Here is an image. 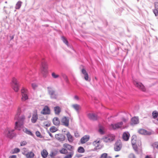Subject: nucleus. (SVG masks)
<instances>
[{"mask_svg":"<svg viewBox=\"0 0 158 158\" xmlns=\"http://www.w3.org/2000/svg\"><path fill=\"white\" fill-rule=\"evenodd\" d=\"M90 137L88 135H85L81 139L80 141L82 144H83L87 142L89 139Z\"/></svg>","mask_w":158,"mask_h":158,"instance_id":"dca6fc26","label":"nucleus"},{"mask_svg":"<svg viewBox=\"0 0 158 158\" xmlns=\"http://www.w3.org/2000/svg\"><path fill=\"white\" fill-rule=\"evenodd\" d=\"M11 85L12 88L14 91L16 92H18L19 89V83L16 78H12Z\"/></svg>","mask_w":158,"mask_h":158,"instance_id":"20e7f679","label":"nucleus"},{"mask_svg":"<svg viewBox=\"0 0 158 158\" xmlns=\"http://www.w3.org/2000/svg\"><path fill=\"white\" fill-rule=\"evenodd\" d=\"M55 137L56 139L59 141H64L65 139V136L63 134L60 133L56 134Z\"/></svg>","mask_w":158,"mask_h":158,"instance_id":"f8f14e48","label":"nucleus"},{"mask_svg":"<svg viewBox=\"0 0 158 158\" xmlns=\"http://www.w3.org/2000/svg\"><path fill=\"white\" fill-rule=\"evenodd\" d=\"M99 132L101 134H103L104 133V129L103 128H100L98 130Z\"/></svg>","mask_w":158,"mask_h":158,"instance_id":"a19ab883","label":"nucleus"},{"mask_svg":"<svg viewBox=\"0 0 158 158\" xmlns=\"http://www.w3.org/2000/svg\"><path fill=\"white\" fill-rule=\"evenodd\" d=\"M38 119L37 110H35L33 114L32 117L31 119V121L33 123H35Z\"/></svg>","mask_w":158,"mask_h":158,"instance_id":"4468645a","label":"nucleus"},{"mask_svg":"<svg viewBox=\"0 0 158 158\" xmlns=\"http://www.w3.org/2000/svg\"><path fill=\"white\" fill-rule=\"evenodd\" d=\"M52 76L53 77L55 78H57L59 77V75H58L56 74L54 72L52 73Z\"/></svg>","mask_w":158,"mask_h":158,"instance_id":"58836bf2","label":"nucleus"},{"mask_svg":"<svg viewBox=\"0 0 158 158\" xmlns=\"http://www.w3.org/2000/svg\"><path fill=\"white\" fill-rule=\"evenodd\" d=\"M9 158H16V155H12L10 156Z\"/></svg>","mask_w":158,"mask_h":158,"instance_id":"3c124183","label":"nucleus"},{"mask_svg":"<svg viewBox=\"0 0 158 158\" xmlns=\"http://www.w3.org/2000/svg\"><path fill=\"white\" fill-rule=\"evenodd\" d=\"M74 98L76 100H78L79 99V97L77 96H74Z\"/></svg>","mask_w":158,"mask_h":158,"instance_id":"603ef678","label":"nucleus"},{"mask_svg":"<svg viewBox=\"0 0 158 158\" xmlns=\"http://www.w3.org/2000/svg\"><path fill=\"white\" fill-rule=\"evenodd\" d=\"M75 136L76 137H78L79 136L78 134V133H75Z\"/></svg>","mask_w":158,"mask_h":158,"instance_id":"4d7b16f0","label":"nucleus"},{"mask_svg":"<svg viewBox=\"0 0 158 158\" xmlns=\"http://www.w3.org/2000/svg\"><path fill=\"white\" fill-rule=\"evenodd\" d=\"M72 107L78 112L81 109V106L77 104H74L72 105Z\"/></svg>","mask_w":158,"mask_h":158,"instance_id":"393cba45","label":"nucleus"},{"mask_svg":"<svg viewBox=\"0 0 158 158\" xmlns=\"http://www.w3.org/2000/svg\"><path fill=\"white\" fill-rule=\"evenodd\" d=\"M41 114H48L50 113V110L49 108L47 106H45L41 112Z\"/></svg>","mask_w":158,"mask_h":158,"instance_id":"ddd939ff","label":"nucleus"},{"mask_svg":"<svg viewBox=\"0 0 158 158\" xmlns=\"http://www.w3.org/2000/svg\"><path fill=\"white\" fill-rule=\"evenodd\" d=\"M122 119L124 122L125 123L128 120L127 118H123Z\"/></svg>","mask_w":158,"mask_h":158,"instance_id":"09e8293b","label":"nucleus"},{"mask_svg":"<svg viewBox=\"0 0 158 158\" xmlns=\"http://www.w3.org/2000/svg\"><path fill=\"white\" fill-rule=\"evenodd\" d=\"M62 40L63 42L64 43L67 45L68 46V42L64 36L61 37Z\"/></svg>","mask_w":158,"mask_h":158,"instance_id":"c9c22d12","label":"nucleus"},{"mask_svg":"<svg viewBox=\"0 0 158 158\" xmlns=\"http://www.w3.org/2000/svg\"><path fill=\"white\" fill-rule=\"evenodd\" d=\"M129 134L128 132H125L123 133V138L125 141H127L128 140L129 137Z\"/></svg>","mask_w":158,"mask_h":158,"instance_id":"aec40b11","label":"nucleus"},{"mask_svg":"<svg viewBox=\"0 0 158 158\" xmlns=\"http://www.w3.org/2000/svg\"><path fill=\"white\" fill-rule=\"evenodd\" d=\"M138 143H139V144H138V145L139 146V147L141 146L142 143H141V142H140L139 143V142H138Z\"/></svg>","mask_w":158,"mask_h":158,"instance_id":"13d9d810","label":"nucleus"},{"mask_svg":"<svg viewBox=\"0 0 158 158\" xmlns=\"http://www.w3.org/2000/svg\"><path fill=\"white\" fill-rule=\"evenodd\" d=\"M24 155L27 158H33L35 156L34 153L32 152H28Z\"/></svg>","mask_w":158,"mask_h":158,"instance_id":"bb28decb","label":"nucleus"},{"mask_svg":"<svg viewBox=\"0 0 158 158\" xmlns=\"http://www.w3.org/2000/svg\"><path fill=\"white\" fill-rule=\"evenodd\" d=\"M63 146V148L59 150L60 153L66 154L68 153V150L70 151L68 154L64 156L63 158H72L74 154V147L67 143H64Z\"/></svg>","mask_w":158,"mask_h":158,"instance_id":"f257e3e1","label":"nucleus"},{"mask_svg":"<svg viewBox=\"0 0 158 158\" xmlns=\"http://www.w3.org/2000/svg\"><path fill=\"white\" fill-rule=\"evenodd\" d=\"M31 86H32V88L34 89H35L37 86V85L36 84H35V83H32L31 84Z\"/></svg>","mask_w":158,"mask_h":158,"instance_id":"c03bdc74","label":"nucleus"},{"mask_svg":"<svg viewBox=\"0 0 158 158\" xmlns=\"http://www.w3.org/2000/svg\"><path fill=\"white\" fill-rule=\"evenodd\" d=\"M139 123V120L138 117H134L131 119V124H136Z\"/></svg>","mask_w":158,"mask_h":158,"instance_id":"5701e85b","label":"nucleus"},{"mask_svg":"<svg viewBox=\"0 0 158 158\" xmlns=\"http://www.w3.org/2000/svg\"><path fill=\"white\" fill-rule=\"evenodd\" d=\"M115 139V136L112 134L108 135L102 138L103 141L105 142H110L113 141Z\"/></svg>","mask_w":158,"mask_h":158,"instance_id":"6e6552de","label":"nucleus"},{"mask_svg":"<svg viewBox=\"0 0 158 158\" xmlns=\"http://www.w3.org/2000/svg\"><path fill=\"white\" fill-rule=\"evenodd\" d=\"M157 120L158 121V118L157 119Z\"/></svg>","mask_w":158,"mask_h":158,"instance_id":"e2e57ef3","label":"nucleus"},{"mask_svg":"<svg viewBox=\"0 0 158 158\" xmlns=\"http://www.w3.org/2000/svg\"><path fill=\"white\" fill-rule=\"evenodd\" d=\"M153 12L156 16L158 15V10L156 8L153 10Z\"/></svg>","mask_w":158,"mask_h":158,"instance_id":"79ce46f5","label":"nucleus"},{"mask_svg":"<svg viewBox=\"0 0 158 158\" xmlns=\"http://www.w3.org/2000/svg\"><path fill=\"white\" fill-rule=\"evenodd\" d=\"M152 116L153 118L155 119L157 118L158 116V112L156 111H154L152 113Z\"/></svg>","mask_w":158,"mask_h":158,"instance_id":"72a5a7b5","label":"nucleus"},{"mask_svg":"<svg viewBox=\"0 0 158 158\" xmlns=\"http://www.w3.org/2000/svg\"><path fill=\"white\" fill-rule=\"evenodd\" d=\"M66 135L68 141L70 143H72L74 140V137L69 132H68L66 134Z\"/></svg>","mask_w":158,"mask_h":158,"instance_id":"f3484780","label":"nucleus"},{"mask_svg":"<svg viewBox=\"0 0 158 158\" xmlns=\"http://www.w3.org/2000/svg\"><path fill=\"white\" fill-rule=\"evenodd\" d=\"M27 144V142L26 141H22L20 143V145L21 146H23L26 145Z\"/></svg>","mask_w":158,"mask_h":158,"instance_id":"a18cd8bd","label":"nucleus"},{"mask_svg":"<svg viewBox=\"0 0 158 158\" xmlns=\"http://www.w3.org/2000/svg\"><path fill=\"white\" fill-rule=\"evenodd\" d=\"M53 124L56 126H58L60 124V123L59 119L57 117H54L52 120Z\"/></svg>","mask_w":158,"mask_h":158,"instance_id":"b1692460","label":"nucleus"},{"mask_svg":"<svg viewBox=\"0 0 158 158\" xmlns=\"http://www.w3.org/2000/svg\"><path fill=\"white\" fill-rule=\"evenodd\" d=\"M132 148L133 149H134V150L137 152V153H138V148L137 145L136 144H135L132 145Z\"/></svg>","mask_w":158,"mask_h":158,"instance_id":"f704fd0d","label":"nucleus"},{"mask_svg":"<svg viewBox=\"0 0 158 158\" xmlns=\"http://www.w3.org/2000/svg\"><path fill=\"white\" fill-rule=\"evenodd\" d=\"M128 158H136V157L133 153H131L128 156Z\"/></svg>","mask_w":158,"mask_h":158,"instance_id":"ea45409f","label":"nucleus"},{"mask_svg":"<svg viewBox=\"0 0 158 158\" xmlns=\"http://www.w3.org/2000/svg\"><path fill=\"white\" fill-rule=\"evenodd\" d=\"M119 156V155H116L115 156V157H118Z\"/></svg>","mask_w":158,"mask_h":158,"instance_id":"bf43d9fd","label":"nucleus"},{"mask_svg":"<svg viewBox=\"0 0 158 158\" xmlns=\"http://www.w3.org/2000/svg\"><path fill=\"white\" fill-rule=\"evenodd\" d=\"M25 118L24 115H20V111L17 112L15 117V119L18 120V121L15 123V129L18 130H21L23 127Z\"/></svg>","mask_w":158,"mask_h":158,"instance_id":"f03ea898","label":"nucleus"},{"mask_svg":"<svg viewBox=\"0 0 158 158\" xmlns=\"http://www.w3.org/2000/svg\"><path fill=\"white\" fill-rule=\"evenodd\" d=\"M45 125L46 127H48L50 126V123L49 122H46L45 123Z\"/></svg>","mask_w":158,"mask_h":158,"instance_id":"49530a36","label":"nucleus"},{"mask_svg":"<svg viewBox=\"0 0 158 158\" xmlns=\"http://www.w3.org/2000/svg\"><path fill=\"white\" fill-rule=\"evenodd\" d=\"M122 143L120 140H117L114 144V150L115 151L118 152L120 151L122 148Z\"/></svg>","mask_w":158,"mask_h":158,"instance_id":"1a4fd4ad","label":"nucleus"},{"mask_svg":"<svg viewBox=\"0 0 158 158\" xmlns=\"http://www.w3.org/2000/svg\"><path fill=\"white\" fill-rule=\"evenodd\" d=\"M107 156V154L106 153H104L102 154L99 158H106Z\"/></svg>","mask_w":158,"mask_h":158,"instance_id":"4c0bfd02","label":"nucleus"},{"mask_svg":"<svg viewBox=\"0 0 158 158\" xmlns=\"http://www.w3.org/2000/svg\"><path fill=\"white\" fill-rule=\"evenodd\" d=\"M112 158L111 157H109L108 158Z\"/></svg>","mask_w":158,"mask_h":158,"instance_id":"680f3d73","label":"nucleus"},{"mask_svg":"<svg viewBox=\"0 0 158 158\" xmlns=\"http://www.w3.org/2000/svg\"><path fill=\"white\" fill-rule=\"evenodd\" d=\"M154 6L155 8H158V2H155L154 3Z\"/></svg>","mask_w":158,"mask_h":158,"instance_id":"8fccbe9b","label":"nucleus"},{"mask_svg":"<svg viewBox=\"0 0 158 158\" xmlns=\"http://www.w3.org/2000/svg\"><path fill=\"white\" fill-rule=\"evenodd\" d=\"M20 151V149L18 148H15L14 150V152L13 153H17Z\"/></svg>","mask_w":158,"mask_h":158,"instance_id":"37998d69","label":"nucleus"},{"mask_svg":"<svg viewBox=\"0 0 158 158\" xmlns=\"http://www.w3.org/2000/svg\"><path fill=\"white\" fill-rule=\"evenodd\" d=\"M133 83L135 86L137 88L143 91H145L146 89L144 86L141 83L138 82L135 80L133 81Z\"/></svg>","mask_w":158,"mask_h":158,"instance_id":"9d476101","label":"nucleus"},{"mask_svg":"<svg viewBox=\"0 0 158 158\" xmlns=\"http://www.w3.org/2000/svg\"><path fill=\"white\" fill-rule=\"evenodd\" d=\"M88 118L93 120H96L97 119V115L93 113H89L88 114Z\"/></svg>","mask_w":158,"mask_h":158,"instance_id":"4be33fe9","label":"nucleus"},{"mask_svg":"<svg viewBox=\"0 0 158 158\" xmlns=\"http://www.w3.org/2000/svg\"><path fill=\"white\" fill-rule=\"evenodd\" d=\"M22 2L21 1H18L16 4V5L15 6V9H19L22 5Z\"/></svg>","mask_w":158,"mask_h":158,"instance_id":"c756f323","label":"nucleus"},{"mask_svg":"<svg viewBox=\"0 0 158 158\" xmlns=\"http://www.w3.org/2000/svg\"><path fill=\"white\" fill-rule=\"evenodd\" d=\"M48 134L51 137H53V135H52V134H51L50 132H49Z\"/></svg>","mask_w":158,"mask_h":158,"instance_id":"6e6d98bb","label":"nucleus"},{"mask_svg":"<svg viewBox=\"0 0 158 158\" xmlns=\"http://www.w3.org/2000/svg\"><path fill=\"white\" fill-rule=\"evenodd\" d=\"M14 36V35L12 36H10V40H12L13 39Z\"/></svg>","mask_w":158,"mask_h":158,"instance_id":"5fc2aeb1","label":"nucleus"},{"mask_svg":"<svg viewBox=\"0 0 158 158\" xmlns=\"http://www.w3.org/2000/svg\"><path fill=\"white\" fill-rule=\"evenodd\" d=\"M138 133L142 135H150L151 134L150 132H148L144 129H140L138 131Z\"/></svg>","mask_w":158,"mask_h":158,"instance_id":"6ab92c4d","label":"nucleus"},{"mask_svg":"<svg viewBox=\"0 0 158 158\" xmlns=\"http://www.w3.org/2000/svg\"><path fill=\"white\" fill-rule=\"evenodd\" d=\"M55 113L56 114L59 115L61 111V109L59 106H56L54 107Z\"/></svg>","mask_w":158,"mask_h":158,"instance_id":"a878e982","label":"nucleus"},{"mask_svg":"<svg viewBox=\"0 0 158 158\" xmlns=\"http://www.w3.org/2000/svg\"><path fill=\"white\" fill-rule=\"evenodd\" d=\"M152 146L154 148L158 149V142H155L152 144Z\"/></svg>","mask_w":158,"mask_h":158,"instance_id":"e433bc0d","label":"nucleus"},{"mask_svg":"<svg viewBox=\"0 0 158 158\" xmlns=\"http://www.w3.org/2000/svg\"><path fill=\"white\" fill-rule=\"evenodd\" d=\"M77 151L79 153H83L85 152V150L83 147H79L78 148Z\"/></svg>","mask_w":158,"mask_h":158,"instance_id":"473e14b6","label":"nucleus"},{"mask_svg":"<svg viewBox=\"0 0 158 158\" xmlns=\"http://www.w3.org/2000/svg\"><path fill=\"white\" fill-rule=\"evenodd\" d=\"M23 131L26 133V134L31 135H32L33 134L29 130L27 129V128H25V129H23Z\"/></svg>","mask_w":158,"mask_h":158,"instance_id":"7c9ffc66","label":"nucleus"},{"mask_svg":"<svg viewBox=\"0 0 158 158\" xmlns=\"http://www.w3.org/2000/svg\"><path fill=\"white\" fill-rule=\"evenodd\" d=\"M123 123L122 122H120L117 123L115 124H112L110 125V127L113 130H116L122 128Z\"/></svg>","mask_w":158,"mask_h":158,"instance_id":"0eeeda50","label":"nucleus"},{"mask_svg":"<svg viewBox=\"0 0 158 158\" xmlns=\"http://www.w3.org/2000/svg\"><path fill=\"white\" fill-rule=\"evenodd\" d=\"M66 81L67 82L68 81V79L67 77H66Z\"/></svg>","mask_w":158,"mask_h":158,"instance_id":"052dcab7","label":"nucleus"},{"mask_svg":"<svg viewBox=\"0 0 158 158\" xmlns=\"http://www.w3.org/2000/svg\"><path fill=\"white\" fill-rule=\"evenodd\" d=\"M145 158H152L150 156H146Z\"/></svg>","mask_w":158,"mask_h":158,"instance_id":"864d4df0","label":"nucleus"},{"mask_svg":"<svg viewBox=\"0 0 158 158\" xmlns=\"http://www.w3.org/2000/svg\"><path fill=\"white\" fill-rule=\"evenodd\" d=\"M100 142V141L99 139H97L96 140L94 141L93 142V144L95 147L96 149L100 148L99 146Z\"/></svg>","mask_w":158,"mask_h":158,"instance_id":"412c9836","label":"nucleus"},{"mask_svg":"<svg viewBox=\"0 0 158 158\" xmlns=\"http://www.w3.org/2000/svg\"><path fill=\"white\" fill-rule=\"evenodd\" d=\"M48 93L50 95L51 98L52 99H56L57 98V94L55 93V91L52 88L50 87H47Z\"/></svg>","mask_w":158,"mask_h":158,"instance_id":"423d86ee","label":"nucleus"},{"mask_svg":"<svg viewBox=\"0 0 158 158\" xmlns=\"http://www.w3.org/2000/svg\"><path fill=\"white\" fill-rule=\"evenodd\" d=\"M14 131V130L13 129H11L9 128H7L4 131V134L7 137L12 139L14 136V135L13 133Z\"/></svg>","mask_w":158,"mask_h":158,"instance_id":"39448f33","label":"nucleus"},{"mask_svg":"<svg viewBox=\"0 0 158 158\" xmlns=\"http://www.w3.org/2000/svg\"><path fill=\"white\" fill-rule=\"evenodd\" d=\"M22 98L21 100L23 101H24L28 98L27 95V90L25 88H23L21 91Z\"/></svg>","mask_w":158,"mask_h":158,"instance_id":"9b49d317","label":"nucleus"},{"mask_svg":"<svg viewBox=\"0 0 158 158\" xmlns=\"http://www.w3.org/2000/svg\"><path fill=\"white\" fill-rule=\"evenodd\" d=\"M81 72L84 76V79L86 81H90V79H89L88 75L86 71L83 69L81 70Z\"/></svg>","mask_w":158,"mask_h":158,"instance_id":"a211bd4d","label":"nucleus"},{"mask_svg":"<svg viewBox=\"0 0 158 158\" xmlns=\"http://www.w3.org/2000/svg\"><path fill=\"white\" fill-rule=\"evenodd\" d=\"M35 134L38 137H40V134L39 132L37 131L36 132Z\"/></svg>","mask_w":158,"mask_h":158,"instance_id":"de8ad7c7","label":"nucleus"},{"mask_svg":"<svg viewBox=\"0 0 158 158\" xmlns=\"http://www.w3.org/2000/svg\"><path fill=\"white\" fill-rule=\"evenodd\" d=\"M137 137L135 136H133L132 137L131 143V144H136Z\"/></svg>","mask_w":158,"mask_h":158,"instance_id":"c85d7f7f","label":"nucleus"},{"mask_svg":"<svg viewBox=\"0 0 158 158\" xmlns=\"http://www.w3.org/2000/svg\"><path fill=\"white\" fill-rule=\"evenodd\" d=\"M61 122L64 125L68 127L69 125V119L66 117H63L61 120Z\"/></svg>","mask_w":158,"mask_h":158,"instance_id":"2eb2a0df","label":"nucleus"},{"mask_svg":"<svg viewBox=\"0 0 158 158\" xmlns=\"http://www.w3.org/2000/svg\"><path fill=\"white\" fill-rule=\"evenodd\" d=\"M58 130L57 128L54 126L51 127L50 128V131L52 133H54L56 131Z\"/></svg>","mask_w":158,"mask_h":158,"instance_id":"2f4dec72","label":"nucleus"},{"mask_svg":"<svg viewBox=\"0 0 158 158\" xmlns=\"http://www.w3.org/2000/svg\"><path fill=\"white\" fill-rule=\"evenodd\" d=\"M48 155V153L47 151L44 149L41 152V155L43 158H46Z\"/></svg>","mask_w":158,"mask_h":158,"instance_id":"cd10ccee","label":"nucleus"},{"mask_svg":"<svg viewBox=\"0 0 158 158\" xmlns=\"http://www.w3.org/2000/svg\"><path fill=\"white\" fill-rule=\"evenodd\" d=\"M48 65L46 62H43L42 63L41 73L44 77H46L48 74Z\"/></svg>","mask_w":158,"mask_h":158,"instance_id":"7ed1b4c3","label":"nucleus"}]
</instances>
